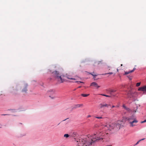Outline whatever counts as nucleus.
Returning a JSON list of instances; mask_svg holds the SVG:
<instances>
[{"instance_id":"1","label":"nucleus","mask_w":146,"mask_h":146,"mask_svg":"<svg viewBox=\"0 0 146 146\" xmlns=\"http://www.w3.org/2000/svg\"><path fill=\"white\" fill-rule=\"evenodd\" d=\"M103 133L101 132L100 133H96L94 135H92L89 138L79 139L80 143H78V146H89L90 145L94 144L97 141L100 140H102L103 138L100 137V136L103 135Z\"/></svg>"},{"instance_id":"2","label":"nucleus","mask_w":146,"mask_h":146,"mask_svg":"<svg viewBox=\"0 0 146 146\" xmlns=\"http://www.w3.org/2000/svg\"><path fill=\"white\" fill-rule=\"evenodd\" d=\"M52 74L54 77L60 83H62L64 82V80L63 78L64 76L60 75L58 72L56 71H54L52 72Z\"/></svg>"},{"instance_id":"3","label":"nucleus","mask_w":146,"mask_h":146,"mask_svg":"<svg viewBox=\"0 0 146 146\" xmlns=\"http://www.w3.org/2000/svg\"><path fill=\"white\" fill-rule=\"evenodd\" d=\"M126 120L128 121L130 124V126L133 127L135 125L133 124L134 123H136L138 121L136 119L135 116L133 115L131 116L127 117Z\"/></svg>"},{"instance_id":"4","label":"nucleus","mask_w":146,"mask_h":146,"mask_svg":"<svg viewBox=\"0 0 146 146\" xmlns=\"http://www.w3.org/2000/svg\"><path fill=\"white\" fill-rule=\"evenodd\" d=\"M115 126H116V128L118 129L120 128L121 125L119 123L116 122L115 123H109L107 124L105 127L108 128V129L111 130V129H113Z\"/></svg>"},{"instance_id":"5","label":"nucleus","mask_w":146,"mask_h":146,"mask_svg":"<svg viewBox=\"0 0 146 146\" xmlns=\"http://www.w3.org/2000/svg\"><path fill=\"white\" fill-rule=\"evenodd\" d=\"M138 90L139 91L143 92L144 93L146 94V85L142 87H139Z\"/></svg>"},{"instance_id":"6","label":"nucleus","mask_w":146,"mask_h":146,"mask_svg":"<svg viewBox=\"0 0 146 146\" xmlns=\"http://www.w3.org/2000/svg\"><path fill=\"white\" fill-rule=\"evenodd\" d=\"M90 86H94L97 88L100 87V86H98L97 84L95 82H93L91 84Z\"/></svg>"},{"instance_id":"7","label":"nucleus","mask_w":146,"mask_h":146,"mask_svg":"<svg viewBox=\"0 0 146 146\" xmlns=\"http://www.w3.org/2000/svg\"><path fill=\"white\" fill-rule=\"evenodd\" d=\"M110 105L106 104H99V106L100 108H102L104 107H106L108 108Z\"/></svg>"},{"instance_id":"8","label":"nucleus","mask_w":146,"mask_h":146,"mask_svg":"<svg viewBox=\"0 0 146 146\" xmlns=\"http://www.w3.org/2000/svg\"><path fill=\"white\" fill-rule=\"evenodd\" d=\"M123 107L124 109H125L127 112H132V110H130L129 108H128L126 107L125 105L123 104Z\"/></svg>"},{"instance_id":"9","label":"nucleus","mask_w":146,"mask_h":146,"mask_svg":"<svg viewBox=\"0 0 146 146\" xmlns=\"http://www.w3.org/2000/svg\"><path fill=\"white\" fill-rule=\"evenodd\" d=\"M133 92L131 91H129L127 94V95L128 97L131 98L133 96Z\"/></svg>"},{"instance_id":"10","label":"nucleus","mask_w":146,"mask_h":146,"mask_svg":"<svg viewBox=\"0 0 146 146\" xmlns=\"http://www.w3.org/2000/svg\"><path fill=\"white\" fill-rule=\"evenodd\" d=\"M27 84H26L25 85L24 87V88L22 90V92H26L27 91Z\"/></svg>"},{"instance_id":"11","label":"nucleus","mask_w":146,"mask_h":146,"mask_svg":"<svg viewBox=\"0 0 146 146\" xmlns=\"http://www.w3.org/2000/svg\"><path fill=\"white\" fill-rule=\"evenodd\" d=\"M136 69V68H134L133 70L130 71H129L128 72H125V74L124 75H127V74H129L133 72Z\"/></svg>"},{"instance_id":"12","label":"nucleus","mask_w":146,"mask_h":146,"mask_svg":"<svg viewBox=\"0 0 146 146\" xmlns=\"http://www.w3.org/2000/svg\"><path fill=\"white\" fill-rule=\"evenodd\" d=\"M83 106V104H77L74 105V107L73 108H78L81 107H82Z\"/></svg>"},{"instance_id":"13","label":"nucleus","mask_w":146,"mask_h":146,"mask_svg":"<svg viewBox=\"0 0 146 146\" xmlns=\"http://www.w3.org/2000/svg\"><path fill=\"white\" fill-rule=\"evenodd\" d=\"M48 92L51 94H55V91L52 90H49Z\"/></svg>"},{"instance_id":"14","label":"nucleus","mask_w":146,"mask_h":146,"mask_svg":"<svg viewBox=\"0 0 146 146\" xmlns=\"http://www.w3.org/2000/svg\"><path fill=\"white\" fill-rule=\"evenodd\" d=\"M66 77L67 78L69 79L74 80H76V79L75 78H72L70 75H67Z\"/></svg>"},{"instance_id":"15","label":"nucleus","mask_w":146,"mask_h":146,"mask_svg":"<svg viewBox=\"0 0 146 146\" xmlns=\"http://www.w3.org/2000/svg\"><path fill=\"white\" fill-rule=\"evenodd\" d=\"M108 91L110 92V94H111L113 92H115L116 91V90L109 89Z\"/></svg>"},{"instance_id":"16","label":"nucleus","mask_w":146,"mask_h":146,"mask_svg":"<svg viewBox=\"0 0 146 146\" xmlns=\"http://www.w3.org/2000/svg\"><path fill=\"white\" fill-rule=\"evenodd\" d=\"M89 94H82L81 95L83 97H86L89 96Z\"/></svg>"},{"instance_id":"17","label":"nucleus","mask_w":146,"mask_h":146,"mask_svg":"<svg viewBox=\"0 0 146 146\" xmlns=\"http://www.w3.org/2000/svg\"><path fill=\"white\" fill-rule=\"evenodd\" d=\"M69 136V135L68 134H65L64 135V137L67 138V137H68Z\"/></svg>"},{"instance_id":"18","label":"nucleus","mask_w":146,"mask_h":146,"mask_svg":"<svg viewBox=\"0 0 146 146\" xmlns=\"http://www.w3.org/2000/svg\"><path fill=\"white\" fill-rule=\"evenodd\" d=\"M141 84V82H138L137 83L136 86L137 87L139 86Z\"/></svg>"},{"instance_id":"19","label":"nucleus","mask_w":146,"mask_h":146,"mask_svg":"<svg viewBox=\"0 0 146 146\" xmlns=\"http://www.w3.org/2000/svg\"><path fill=\"white\" fill-rule=\"evenodd\" d=\"M116 126H115L114 127V128L113 129H114L115 130H118L119 129H117L116 128Z\"/></svg>"},{"instance_id":"20","label":"nucleus","mask_w":146,"mask_h":146,"mask_svg":"<svg viewBox=\"0 0 146 146\" xmlns=\"http://www.w3.org/2000/svg\"><path fill=\"white\" fill-rule=\"evenodd\" d=\"M95 118H98V119H101V118H103L101 117H97V116H95Z\"/></svg>"},{"instance_id":"21","label":"nucleus","mask_w":146,"mask_h":146,"mask_svg":"<svg viewBox=\"0 0 146 146\" xmlns=\"http://www.w3.org/2000/svg\"><path fill=\"white\" fill-rule=\"evenodd\" d=\"M113 73L112 72H110V73H105L104 74H103V75H106V74H113Z\"/></svg>"},{"instance_id":"22","label":"nucleus","mask_w":146,"mask_h":146,"mask_svg":"<svg viewBox=\"0 0 146 146\" xmlns=\"http://www.w3.org/2000/svg\"><path fill=\"white\" fill-rule=\"evenodd\" d=\"M141 141V140H139L138 142H137V143H136V144L135 145H136L137 144H138L139 143V142Z\"/></svg>"},{"instance_id":"23","label":"nucleus","mask_w":146,"mask_h":146,"mask_svg":"<svg viewBox=\"0 0 146 146\" xmlns=\"http://www.w3.org/2000/svg\"><path fill=\"white\" fill-rule=\"evenodd\" d=\"M146 122V120H145L143 121H141V123H145V122Z\"/></svg>"},{"instance_id":"24","label":"nucleus","mask_w":146,"mask_h":146,"mask_svg":"<svg viewBox=\"0 0 146 146\" xmlns=\"http://www.w3.org/2000/svg\"><path fill=\"white\" fill-rule=\"evenodd\" d=\"M75 82L76 83H78L79 82L80 83H83V82H80V81H76Z\"/></svg>"},{"instance_id":"25","label":"nucleus","mask_w":146,"mask_h":146,"mask_svg":"<svg viewBox=\"0 0 146 146\" xmlns=\"http://www.w3.org/2000/svg\"><path fill=\"white\" fill-rule=\"evenodd\" d=\"M90 74L91 75H92V76H97L96 75H94V74H92V73H90Z\"/></svg>"},{"instance_id":"26","label":"nucleus","mask_w":146,"mask_h":146,"mask_svg":"<svg viewBox=\"0 0 146 146\" xmlns=\"http://www.w3.org/2000/svg\"><path fill=\"white\" fill-rule=\"evenodd\" d=\"M50 97H51L52 99H53V98H55V97L54 96H53V97H51V96H50Z\"/></svg>"},{"instance_id":"27","label":"nucleus","mask_w":146,"mask_h":146,"mask_svg":"<svg viewBox=\"0 0 146 146\" xmlns=\"http://www.w3.org/2000/svg\"><path fill=\"white\" fill-rule=\"evenodd\" d=\"M105 96L106 97H110V96L108 95H105Z\"/></svg>"},{"instance_id":"28","label":"nucleus","mask_w":146,"mask_h":146,"mask_svg":"<svg viewBox=\"0 0 146 146\" xmlns=\"http://www.w3.org/2000/svg\"><path fill=\"white\" fill-rule=\"evenodd\" d=\"M91 115H88V116H87V117H88H88H91Z\"/></svg>"},{"instance_id":"29","label":"nucleus","mask_w":146,"mask_h":146,"mask_svg":"<svg viewBox=\"0 0 146 146\" xmlns=\"http://www.w3.org/2000/svg\"><path fill=\"white\" fill-rule=\"evenodd\" d=\"M100 95L102 96H105L106 95L104 94H100Z\"/></svg>"},{"instance_id":"30","label":"nucleus","mask_w":146,"mask_h":146,"mask_svg":"<svg viewBox=\"0 0 146 146\" xmlns=\"http://www.w3.org/2000/svg\"><path fill=\"white\" fill-rule=\"evenodd\" d=\"M76 133H73V134L74 135H76Z\"/></svg>"},{"instance_id":"31","label":"nucleus","mask_w":146,"mask_h":146,"mask_svg":"<svg viewBox=\"0 0 146 146\" xmlns=\"http://www.w3.org/2000/svg\"><path fill=\"white\" fill-rule=\"evenodd\" d=\"M115 107V106H112V108H113L114 107Z\"/></svg>"},{"instance_id":"32","label":"nucleus","mask_w":146,"mask_h":146,"mask_svg":"<svg viewBox=\"0 0 146 146\" xmlns=\"http://www.w3.org/2000/svg\"><path fill=\"white\" fill-rule=\"evenodd\" d=\"M81 86H80L78 87V88H81Z\"/></svg>"},{"instance_id":"33","label":"nucleus","mask_w":146,"mask_h":146,"mask_svg":"<svg viewBox=\"0 0 146 146\" xmlns=\"http://www.w3.org/2000/svg\"><path fill=\"white\" fill-rule=\"evenodd\" d=\"M144 139H141L140 140H141H141H144Z\"/></svg>"},{"instance_id":"34","label":"nucleus","mask_w":146,"mask_h":146,"mask_svg":"<svg viewBox=\"0 0 146 146\" xmlns=\"http://www.w3.org/2000/svg\"><path fill=\"white\" fill-rule=\"evenodd\" d=\"M7 114H2V115H7Z\"/></svg>"},{"instance_id":"35","label":"nucleus","mask_w":146,"mask_h":146,"mask_svg":"<svg viewBox=\"0 0 146 146\" xmlns=\"http://www.w3.org/2000/svg\"><path fill=\"white\" fill-rule=\"evenodd\" d=\"M117 72H118V70H119L118 69H117Z\"/></svg>"},{"instance_id":"36","label":"nucleus","mask_w":146,"mask_h":146,"mask_svg":"<svg viewBox=\"0 0 146 146\" xmlns=\"http://www.w3.org/2000/svg\"><path fill=\"white\" fill-rule=\"evenodd\" d=\"M76 90V89H74V91H75V90Z\"/></svg>"},{"instance_id":"37","label":"nucleus","mask_w":146,"mask_h":146,"mask_svg":"<svg viewBox=\"0 0 146 146\" xmlns=\"http://www.w3.org/2000/svg\"><path fill=\"white\" fill-rule=\"evenodd\" d=\"M121 66H123V64H121Z\"/></svg>"},{"instance_id":"38","label":"nucleus","mask_w":146,"mask_h":146,"mask_svg":"<svg viewBox=\"0 0 146 146\" xmlns=\"http://www.w3.org/2000/svg\"><path fill=\"white\" fill-rule=\"evenodd\" d=\"M76 142L78 143V141H77Z\"/></svg>"},{"instance_id":"39","label":"nucleus","mask_w":146,"mask_h":146,"mask_svg":"<svg viewBox=\"0 0 146 146\" xmlns=\"http://www.w3.org/2000/svg\"><path fill=\"white\" fill-rule=\"evenodd\" d=\"M136 112V111H134V112Z\"/></svg>"}]
</instances>
